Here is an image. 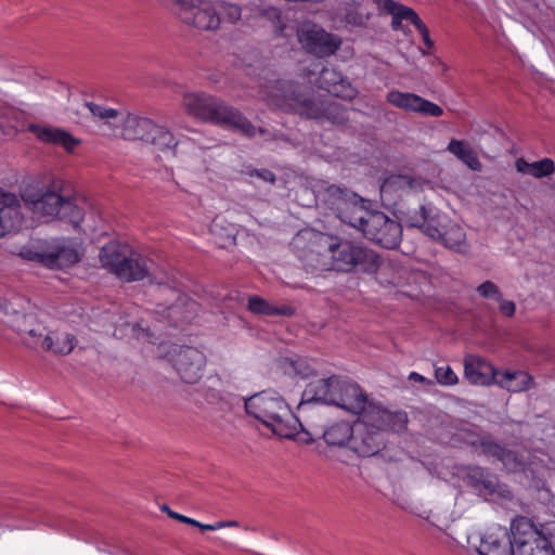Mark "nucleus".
Here are the masks:
<instances>
[{
	"label": "nucleus",
	"mask_w": 555,
	"mask_h": 555,
	"mask_svg": "<svg viewBox=\"0 0 555 555\" xmlns=\"http://www.w3.org/2000/svg\"><path fill=\"white\" fill-rule=\"evenodd\" d=\"M268 102L275 107L298 114L299 116L315 119L320 122L330 121L343 125L348 120L347 109L334 101L317 102L313 100L309 87L292 80H276L267 92Z\"/></svg>",
	"instance_id": "obj_1"
},
{
	"label": "nucleus",
	"mask_w": 555,
	"mask_h": 555,
	"mask_svg": "<svg viewBox=\"0 0 555 555\" xmlns=\"http://www.w3.org/2000/svg\"><path fill=\"white\" fill-rule=\"evenodd\" d=\"M242 401L248 415L281 438H295L302 428L289 404L275 391L263 390L247 399L237 396L230 397L229 401L221 399V410H231L234 404L240 405Z\"/></svg>",
	"instance_id": "obj_2"
},
{
	"label": "nucleus",
	"mask_w": 555,
	"mask_h": 555,
	"mask_svg": "<svg viewBox=\"0 0 555 555\" xmlns=\"http://www.w3.org/2000/svg\"><path fill=\"white\" fill-rule=\"evenodd\" d=\"M406 423L404 412L369 405V410L353 424L349 449L362 457L373 456L385 447V433L401 431Z\"/></svg>",
	"instance_id": "obj_3"
},
{
	"label": "nucleus",
	"mask_w": 555,
	"mask_h": 555,
	"mask_svg": "<svg viewBox=\"0 0 555 555\" xmlns=\"http://www.w3.org/2000/svg\"><path fill=\"white\" fill-rule=\"evenodd\" d=\"M25 208L36 217H53L79 225L83 220V209L72 196L63 194V181L34 182L21 190Z\"/></svg>",
	"instance_id": "obj_4"
},
{
	"label": "nucleus",
	"mask_w": 555,
	"mask_h": 555,
	"mask_svg": "<svg viewBox=\"0 0 555 555\" xmlns=\"http://www.w3.org/2000/svg\"><path fill=\"white\" fill-rule=\"evenodd\" d=\"M185 112L197 119L224 126L253 138L257 131L263 135L266 130L257 129L243 114L221 100L204 92H188L182 98Z\"/></svg>",
	"instance_id": "obj_5"
},
{
	"label": "nucleus",
	"mask_w": 555,
	"mask_h": 555,
	"mask_svg": "<svg viewBox=\"0 0 555 555\" xmlns=\"http://www.w3.org/2000/svg\"><path fill=\"white\" fill-rule=\"evenodd\" d=\"M118 135L127 141H141L153 145L158 151L176 156L184 141L179 140L165 126L137 113L120 115Z\"/></svg>",
	"instance_id": "obj_6"
},
{
	"label": "nucleus",
	"mask_w": 555,
	"mask_h": 555,
	"mask_svg": "<svg viewBox=\"0 0 555 555\" xmlns=\"http://www.w3.org/2000/svg\"><path fill=\"white\" fill-rule=\"evenodd\" d=\"M332 266L335 270L351 272L360 270L374 272L378 268V256L360 243L339 240L331 243L327 248Z\"/></svg>",
	"instance_id": "obj_7"
},
{
	"label": "nucleus",
	"mask_w": 555,
	"mask_h": 555,
	"mask_svg": "<svg viewBox=\"0 0 555 555\" xmlns=\"http://www.w3.org/2000/svg\"><path fill=\"white\" fill-rule=\"evenodd\" d=\"M420 217L411 227L420 229L428 237L440 242L446 247L463 253L466 247V234L463 228L444 215L428 216L425 206L420 208Z\"/></svg>",
	"instance_id": "obj_8"
},
{
	"label": "nucleus",
	"mask_w": 555,
	"mask_h": 555,
	"mask_svg": "<svg viewBox=\"0 0 555 555\" xmlns=\"http://www.w3.org/2000/svg\"><path fill=\"white\" fill-rule=\"evenodd\" d=\"M509 535L517 555H554L550 540L534 522L518 516L511 522Z\"/></svg>",
	"instance_id": "obj_9"
},
{
	"label": "nucleus",
	"mask_w": 555,
	"mask_h": 555,
	"mask_svg": "<svg viewBox=\"0 0 555 555\" xmlns=\"http://www.w3.org/2000/svg\"><path fill=\"white\" fill-rule=\"evenodd\" d=\"M20 256L28 261H35L50 269H63L77 263L80 256L73 246L36 242L24 246Z\"/></svg>",
	"instance_id": "obj_10"
},
{
	"label": "nucleus",
	"mask_w": 555,
	"mask_h": 555,
	"mask_svg": "<svg viewBox=\"0 0 555 555\" xmlns=\"http://www.w3.org/2000/svg\"><path fill=\"white\" fill-rule=\"evenodd\" d=\"M467 546L476 550L479 555H515L507 528L495 525L485 532H472L466 535Z\"/></svg>",
	"instance_id": "obj_11"
},
{
	"label": "nucleus",
	"mask_w": 555,
	"mask_h": 555,
	"mask_svg": "<svg viewBox=\"0 0 555 555\" xmlns=\"http://www.w3.org/2000/svg\"><path fill=\"white\" fill-rule=\"evenodd\" d=\"M169 354V361L181 380L196 384L203 377L206 365V356L203 351L191 346H176Z\"/></svg>",
	"instance_id": "obj_12"
},
{
	"label": "nucleus",
	"mask_w": 555,
	"mask_h": 555,
	"mask_svg": "<svg viewBox=\"0 0 555 555\" xmlns=\"http://www.w3.org/2000/svg\"><path fill=\"white\" fill-rule=\"evenodd\" d=\"M464 442L474 449H480L482 454L498 460L509 470H517L524 466L521 455L496 442L489 434L468 431L465 434Z\"/></svg>",
	"instance_id": "obj_13"
},
{
	"label": "nucleus",
	"mask_w": 555,
	"mask_h": 555,
	"mask_svg": "<svg viewBox=\"0 0 555 555\" xmlns=\"http://www.w3.org/2000/svg\"><path fill=\"white\" fill-rule=\"evenodd\" d=\"M367 240L387 249H395L402 240L400 222L389 218L384 212L374 211L367 220L363 234Z\"/></svg>",
	"instance_id": "obj_14"
},
{
	"label": "nucleus",
	"mask_w": 555,
	"mask_h": 555,
	"mask_svg": "<svg viewBox=\"0 0 555 555\" xmlns=\"http://www.w3.org/2000/svg\"><path fill=\"white\" fill-rule=\"evenodd\" d=\"M302 48L319 59L334 55L341 46V38L313 24L299 33Z\"/></svg>",
	"instance_id": "obj_15"
},
{
	"label": "nucleus",
	"mask_w": 555,
	"mask_h": 555,
	"mask_svg": "<svg viewBox=\"0 0 555 555\" xmlns=\"http://www.w3.org/2000/svg\"><path fill=\"white\" fill-rule=\"evenodd\" d=\"M500 371L479 356L468 354L464 358L465 377L474 385H498Z\"/></svg>",
	"instance_id": "obj_16"
},
{
	"label": "nucleus",
	"mask_w": 555,
	"mask_h": 555,
	"mask_svg": "<svg viewBox=\"0 0 555 555\" xmlns=\"http://www.w3.org/2000/svg\"><path fill=\"white\" fill-rule=\"evenodd\" d=\"M318 86L334 96L344 100H352L358 93L351 82L334 67L322 68L318 77Z\"/></svg>",
	"instance_id": "obj_17"
},
{
	"label": "nucleus",
	"mask_w": 555,
	"mask_h": 555,
	"mask_svg": "<svg viewBox=\"0 0 555 555\" xmlns=\"http://www.w3.org/2000/svg\"><path fill=\"white\" fill-rule=\"evenodd\" d=\"M21 202L13 193L0 191V237L22 227Z\"/></svg>",
	"instance_id": "obj_18"
},
{
	"label": "nucleus",
	"mask_w": 555,
	"mask_h": 555,
	"mask_svg": "<svg viewBox=\"0 0 555 555\" xmlns=\"http://www.w3.org/2000/svg\"><path fill=\"white\" fill-rule=\"evenodd\" d=\"M334 405L361 417L369 410V405L375 404L369 401L367 395L359 385L345 380L340 396L335 398Z\"/></svg>",
	"instance_id": "obj_19"
},
{
	"label": "nucleus",
	"mask_w": 555,
	"mask_h": 555,
	"mask_svg": "<svg viewBox=\"0 0 555 555\" xmlns=\"http://www.w3.org/2000/svg\"><path fill=\"white\" fill-rule=\"evenodd\" d=\"M152 260L133 248L126 257V261L118 268L116 276L124 282L142 281L152 278Z\"/></svg>",
	"instance_id": "obj_20"
},
{
	"label": "nucleus",
	"mask_w": 555,
	"mask_h": 555,
	"mask_svg": "<svg viewBox=\"0 0 555 555\" xmlns=\"http://www.w3.org/2000/svg\"><path fill=\"white\" fill-rule=\"evenodd\" d=\"M28 130L41 142L60 145L66 152H73L75 147L80 144L79 139L61 128L30 124Z\"/></svg>",
	"instance_id": "obj_21"
},
{
	"label": "nucleus",
	"mask_w": 555,
	"mask_h": 555,
	"mask_svg": "<svg viewBox=\"0 0 555 555\" xmlns=\"http://www.w3.org/2000/svg\"><path fill=\"white\" fill-rule=\"evenodd\" d=\"M28 130L41 142L60 145L66 152H73L75 147L80 144L79 139L61 128L30 124Z\"/></svg>",
	"instance_id": "obj_22"
},
{
	"label": "nucleus",
	"mask_w": 555,
	"mask_h": 555,
	"mask_svg": "<svg viewBox=\"0 0 555 555\" xmlns=\"http://www.w3.org/2000/svg\"><path fill=\"white\" fill-rule=\"evenodd\" d=\"M337 385L335 375L309 383L302 392L299 408L301 409L309 403L334 405L336 397L331 393V388Z\"/></svg>",
	"instance_id": "obj_23"
},
{
	"label": "nucleus",
	"mask_w": 555,
	"mask_h": 555,
	"mask_svg": "<svg viewBox=\"0 0 555 555\" xmlns=\"http://www.w3.org/2000/svg\"><path fill=\"white\" fill-rule=\"evenodd\" d=\"M13 328L23 336L24 343L30 348H41L46 334V327L37 322L33 314L16 315Z\"/></svg>",
	"instance_id": "obj_24"
},
{
	"label": "nucleus",
	"mask_w": 555,
	"mask_h": 555,
	"mask_svg": "<svg viewBox=\"0 0 555 555\" xmlns=\"http://www.w3.org/2000/svg\"><path fill=\"white\" fill-rule=\"evenodd\" d=\"M373 214L374 211H370L364 207L363 198L358 195V201L351 199L340 208L336 216L341 220V222L358 229L362 234H364L367 220L371 219Z\"/></svg>",
	"instance_id": "obj_25"
},
{
	"label": "nucleus",
	"mask_w": 555,
	"mask_h": 555,
	"mask_svg": "<svg viewBox=\"0 0 555 555\" xmlns=\"http://www.w3.org/2000/svg\"><path fill=\"white\" fill-rule=\"evenodd\" d=\"M132 247L126 243L111 241L105 244L99 254L100 262L104 269L116 275L118 268L126 261Z\"/></svg>",
	"instance_id": "obj_26"
},
{
	"label": "nucleus",
	"mask_w": 555,
	"mask_h": 555,
	"mask_svg": "<svg viewBox=\"0 0 555 555\" xmlns=\"http://www.w3.org/2000/svg\"><path fill=\"white\" fill-rule=\"evenodd\" d=\"M417 186V181L410 175H389L380 184V197L391 202L396 196Z\"/></svg>",
	"instance_id": "obj_27"
},
{
	"label": "nucleus",
	"mask_w": 555,
	"mask_h": 555,
	"mask_svg": "<svg viewBox=\"0 0 555 555\" xmlns=\"http://www.w3.org/2000/svg\"><path fill=\"white\" fill-rule=\"evenodd\" d=\"M468 485L481 495L498 493L499 480L495 475L479 466H472L467 470Z\"/></svg>",
	"instance_id": "obj_28"
},
{
	"label": "nucleus",
	"mask_w": 555,
	"mask_h": 555,
	"mask_svg": "<svg viewBox=\"0 0 555 555\" xmlns=\"http://www.w3.org/2000/svg\"><path fill=\"white\" fill-rule=\"evenodd\" d=\"M498 386L511 392L529 390L533 386V377L526 371H500Z\"/></svg>",
	"instance_id": "obj_29"
},
{
	"label": "nucleus",
	"mask_w": 555,
	"mask_h": 555,
	"mask_svg": "<svg viewBox=\"0 0 555 555\" xmlns=\"http://www.w3.org/2000/svg\"><path fill=\"white\" fill-rule=\"evenodd\" d=\"M515 168L519 173L528 175L535 179H542L555 172V163L548 157L532 163L520 157L515 160Z\"/></svg>",
	"instance_id": "obj_30"
},
{
	"label": "nucleus",
	"mask_w": 555,
	"mask_h": 555,
	"mask_svg": "<svg viewBox=\"0 0 555 555\" xmlns=\"http://www.w3.org/2000/svg\"><path fill=\"white\" fill-rule=\"evenodd\" d=\"M384 8L392 16L391 27L393 30H402L403 22L410 23L413 26L420 22V16L413 9L395 0H386Z\"/></svg>",
	"instance_id": "obj_31"
},
{
	"label": "nucleus",
	"mask_w": 555,
	"mask_h": 555,
	"mask_svg": "<svg viewBox=\"0 0 555 555\" xmlns=\"http://www.w3.org/2000/svg\"><path fill=\"white\" fill-rule=\"evenodd\" d=\"M248 310L255 314L261 315H282L292 317L296 310L291 305H273L259 296H250L248 299Z\"/></svg>",
	"instance_id": "obj_32"
},
{
	"label": "nucleus",
	"mask_w": 555,
	"mask_h": 555,
	"mask_svg": "<svg viewBox=\"0 0 555 555\" xmlns=\"http://www.w3.org/2000/svg\"><path fill=\"white\" fill-rule=\"evenodd\" d=\"M351 199L358 201V194L347 188L328 185L323 193L322 201L335 215Z\"/></svg>",
	"instance_id": "obj_33"
},
{
	"label": "nucleus",
	"mask_w": 555,
	"mask_h": 555,
	"mask_svg": "<svg viewBox=\"0 0 555 555\" xmlns=\"http://www.w3.org/2000/svg\"><path fill=\"white\" fill-rule=\"evenodd\" d=\"M447 150L457 159L465 164L469 169L478 171L481 169V163L470 144L464 140L451 139Z\"/></svg>",
	"instance_id": "obj_34"
},
{
	"label": "nucleus",
	"mask_w": 555,
	"mask_h": 555,
	"mask_svg": "<svg viewBox=\"0 0 555 555\" xmlns=\"http://www.w3.org/2000/svg\"><path fill=\"white\" fill-rule=\"evenodd\" d=\"M76 344V337L69 333H52L44 336L42 349L55 354H68L73 351Z\"/></svg>",
	"instance_id": "obj_35"
},
{
	"label": "nucleus",
	"mask_w": 555,
	"mask_h": 555,
	"mask_svg": "<svg viewBox=\"0 0 555 555\" xmlns=\"http://www.w3.org/2000/svg\"><path fill=\"white\" fill-rule=\"evenodd\" d=\"M352 430L353 425L349 422H337L326 428L323 433V439L330 446L341 447L347 443L349 447L353 433Z\"/></svg>",
	"instance_id": "obj_36"
},
{
	"label": "nucleus",
	"mask_w": 555,
	"mask_h": 555,
	"mask_svg": "<svg viewBox=\"0 0 555 555\" xmlns=\"http://www.w3.org/2000/svg\"><path fill=\"white\" fill-rule=\"evenodd\" d=\"M386 100L395 107L415 113L420 95L410 92L391 90L387 93Z\"/></svg>",
	"instance_id": "obj_37"
},
{
	"label": "nucleus",
	"mask_w": 555,
	"mask_h": 555,
	"mask_svg": "<svg viewBox=\"0 0 555 555\" xmlns=\"http://www.w3.org/2000/svg\"><path fill=\"white\" fill-rule=\"evenodd\" d=\"M86 106L87 108L89 109V112L94 116V117H99L101 119H115L117 118L118 116H120L121 114L115 109V108H109V107H105L103 105H100V104H96V103H93V102H87L86 103Z\"/></svg>",
	"instance_id": "obj_38"
},
{
	"label": "nucleus",
	"mask_w": 555,
	"mask_h": 555,
	"mask_svg": "<svg viewBox=\"0 0 555 555\" xmlns=\"http://www.w3.org/2000/svg\"><path fill=\"white\" fill-rule=\"evenodd\" d=\"M435 377L440 385L453 386L457 384L459 378L449 365L437 366L435 369Z\"/></svg>",
	"instance_id": "obj_39"
},
{
	"label": "nucleus",
	"mask_w": 555,
	"mask_h": 555,
	"mask_svg": "<svg viewBox=\"0 0 555 555\" xmlns=\"http://www.w3.org/2000/svg\"><path fill=\"white\" fill-rule=\"evenodd\" d=\"M415 113L423 116L439 117L443 114V109L436 103L420 96Z\"/></svg>",
	"instance_id": "obj_40"
},
{
	"label": "nucleus",
	"mask_w": 555,
	"mask_h": 555,
	"mask_svg": "<svg viewBox=\"0 0 555 555\" xmlns=\"http://www.w3.org/2000/svg\"><path fill=\"white\" fill-rule=\"evenodd\" d=\"M477 293L487 299L501 300L502 293L499 286L492 281H486L477 287Z\"/></svg>",
	"instance_id": "obj_41"
},
{
	"label": "nucleus",
	"mask_w": 555,
	"mask_h": 555,
	"mask_svg": "<svg viewBox=\"0 0 555 555\" xmlns=\"http://www.w3.org/2000/svg\"><path fill=\"white\" fill-rule=\"evenodd\" d=\"M416 515L425 520H427L431 526L438 528L441 531H444L448 528V518L447 517H440L439 513H436L434 511H426L424 509L421 513H416Z\"/></svg>",
	"instance_id": "obj_42"
},
{
	"label": "nucleus",
	"mask_w": 555,
	"mask_h": 555,
	"mask_svg": "<svg viewBox=\"0 0 555 555\" xmlns=\"http://www.w3.org/2000/svg\"><path fill=\"white\" fill-rule=\"evenodd\" d=\"M221 20L229 23H235L241 18V8L233 3H222L218 11Z\"/></svg>",
	"instance_id": "obj_43"
},
{
	"label": "nucleus",
	"mask_w": 555,
	"mask_h": 555,
	"mask_svg": "<svg viewBox=\"0 0 555 555\" xmlns=\"http://www.w3.org/2000/svg\"><path fill=\"white\" fill-rule=\"evenodd\" d=\"M415 28L420 33L423 43L426 47V50L422 49V53L424 55L429 54L430 51L434 49V41L430 39V35H429V30H428L427 26L420 18V22L416 23Z\"/></svg>",
	"instance_id": "obj_44"
},
{
	"label": "nucleus",
	"mask_w": 555,
	"mask_h": 555,
	"mask_svg": "<svg viewBox=\"0 0 555 555\" xmlns=\"http://www.w3.org/2000/svg\"><path fill=\"white\" fill-rule=\"evenodd\" d=\"M163 511L167 512L168 516L171 517L172 519L179 520V521H181L183 524H188V525H191V526H194V527H195V525H198V520H196L194 518H191V517H188V516H184V515L179 514L177 512H173L167 505H165L163 507Z\"/></svg>",
	"instance_id": "obj_45"
},
{
	"label": "nucleus",
	"mask_w": 555,
	"mask_h": 555,
	"mask_svg": "<svg viewBox=\"0 0 555 555\" xmlns=\"http://www.w3.org/2000/svg\"><path fill=\"white\" fill-rule=\"evenodd\" d=\"M500 302L499 309L500 312L505 317H513L516 312V305L512 300H505L501 297V300H498Z\"/></svg>",
	"instance_id": "obj_46"
},
{
	"label": "nucleus",
	"mask_w": 555,
	"mask_h": 555,
	"mask_svg": "<svg viewBox=\"0 0 555 555\" xmlns=\"http://www.w3.org/2000/svg\"><path fill=\"white\" fill-rule=\"evenodd\" d=\"M156 284L159 286L166 285L168 288H170L175 294H180L179 291V284L176 282V280H171L170 278L166 276V279H156L153 278ZM180 300V295L177 297Z\"/></svg>",
	"instance_id": "obj_47"
},
{
	"label": "nucleus",
	"mask_w": 555,
	"mask_h": 555,
	"mask_svg": "<svg viewBox=\"0 0 555 555\" xmlns=\"http://www.w3.org/2000/svg\"><path fill=\"white\" fill-rule=\"evenodd\" d=\"M195 527L199 528L201 530L205 531H216L223 528V525L220 524V521H216L215 524H203L198 521V525H195Z\"/></svg>",
	"instance_id": "obj_48"
},
{
	"label": "nucleus",
	"mask_w": 555,
	"mask_h": 555,
	"mask_svg": "<svg viewBox=\"0 0 555 555\" xmlns=\"http://www.w3.org/2000/svg\"><path fill=\"white\" fill-rule=\"evenodd\" d=\"M138 338L146 339L152 344H155L156 341L152 339L153 334L150 332L149 328H142L138 325V332H137Z\"/></svg>",
	"instance_id": "obj_49"
},
{
	"label": "nucleus",
	"mask_w": 555,
	"mask_h": 555,
	"mask_svg": "<svg viewBox=\"0 0 555 555\" xmlns=\"http://www.w3.org/2000/svg\"><path fill=\"white\" fill-rule=\"evenodd\" d=\"M257 176L264 181L274 182L275 176L272 171L263 169L261 171H257Z\"/></svg>",
	"instance_id": "obj_50"
},
{
	"label": "nucleus",
	"mask_w": 555,
	"mask_h": 555,
	"mask_svg": "<svg viewBox=\"0 0 555 555\" xmlns=\"http://www.w3.org/2000/svg\"><path fill=\"white\" fill-rule=\"evenodd\" d=\"M266 15L273 21L280 22L281 20V12L275 8H270L266 11Z\"/></svg>",
	"instance_id": "obj_51"
},
{
	"label": "nucleus",
	"mask_w": 555,
	"mask_h": 555,
	"mask_svg": "<svg viewBox=\"0 0 555 555\" xmlns=\"http://www.w3.org/2000/svg\"><path fill=\"white\" fill-rule=\"evenodd\" d=\"M345 380L346 379H344V378H341L339 376H336V382H337L338 385L333 387V388H331V393L335 395V397L340 396V390H341V387H343Z\"/></svg>",
	"instance_id": "obj_52"
},
{
	"label": "nucleus",
	"mask_w": 555,
	"mask_h": 555,
	"mask_svg": "<svg viewBox=\"0 0 555 555\" xmlns=\"http://www.w3.org/2000/svg\"><path fill=\"white\" fill-rule=\"evenodd\" d=\"M409 379L423 383L425 380V377L416 372H411L409 375Z\"/></svg>",
	"instance_id": "obj_53"
},
{
	"label": "nucleus",
	"mask_w": 555,
	"mask_h": 555,
	"mask_svg": "<svg viewBox=\"0 0 555 555\" xmlns=\"http://www.w3.org/2000/svg\"><path fill=\"white\" fill-rule=\"evenodd\" d=\"M220 524L223 525V528L240 526L238 521L236 520H220Z\"/></svg>",
	"instance_id": "obj_54"
},
{
	"label": "nucleus",
	"mask_w": 555,
	"mask_h": 555,
	"mask_svg": "<svg viewBox=\"0 0 555 555\" xmlns=\"http://www.w3.org/2000/svg\"><path fill=\"white\" fill-rule=\"evenodd\" d=\"M177 309H178V305H170V306H168V310L171 311V312L176 311Z\"/></svg>",
	"instance_id": "obj_55"
},
{
	"label": "nucleus",
	"mask_w": 555,
	"mask_h": 555,
	"mask_svg": "<svg viewBox=\"0 0 555 555\" xmlns=\"http://www.w3.org/2000/svg\"><path fill=\"white\" fill-rule=\"evenodd\" d=\"M459 545H463L461 541H459L456 538L451 537Z\"/></svg>",
	"instance_id": "obj_56"
}]
</instances>
